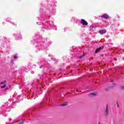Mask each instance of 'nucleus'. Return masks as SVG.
Wrapping results in <instances>:
<instances>
[{
	"label": "nucleus",
	"mask_w": 124,
	"mask_h": 124,
	"mask_svg": "<svg viewBox=\"0 0 124 124\" xmlns=\"http://www.w3.org/2000/svg\"><path fill=\"white\" fill-rule=\"evenodd\" d=\"M80 23L82 24V26H88V22H87L84 19H81Z\"/></svg>",
	"instance_id": "1"
},
{
	"label": "nucleus",
	"mask_w": 124,
	"mask_h": 124,
	"mask_svg": "<svg viewBox=\"0 0 124 124\" xmlns=\"http://www.w3.org/2000/svg\"><path fill=\"white\" fill-rule=\"evenodd\" d=\"M101 17V18H104V19H109V16L107 14H104Z\"/></svg>",
	"instance_id": "2"
},
{
	"label": "nucleus",
	"mask_w": 124,
	"mask_h": 124,
	"mask_svg": "<svg viewBox=\"0 0 124 124\" xmlns=\"http://www.w3.org/2000/svg\"><path fill=\"white\" fill-rule=\"evenodd\" d=\"M106 30H102L99 31V33L100 34H104V33H106Z\"/></svg>",
	"instance_id": "3"
},
{
	"label": "nucleus",
	"mask_w": 124,
	"mask_h": 124,
	"mask_svg": "<svg viewBox=\"0 0 124 124\" xmlns=\"http://www.w3.org/2000/svg\"><path fill=\"white\" fill-rule=\"evenodd\" d=\"M105 114L106 115L109 114L108 110V105H107V106H106V109H105Z\"/></svg>",
	"instance_id": "4"
},
{
	"label": "nucleus",
	"mask_w": 124,
	"mask_h": 124,
	"mask_svg": "<svg viewBox=\"0 0 124 124\" xmlns=\"http://www.w3.org/2000/svg\"><path fill=\"white\" fill-rule=\"evenodd\" d=\"M37 49H39V50H42L44 48V46L41 45H39L36 46Z\"/></svg>",
	"instance_id": "5"
},
{
	"label": "nucleus",
	"mask_w": 124,
	"mask_h": 124,
	"mask_svg": "<svg viewBox=\"0 0 124 124\" xmlns=\"http://www.w3.org/2000/svg\"><path fill=\"white\" fill-rule=\"evenodd\" d=\"M20 37H21V35L20 34H19L18 36V35H17L15 36V37H16V39H17V40H19V39H20Z\"/></svg>",
	"instance_id": "6"
},
{
	"label": "nucleus",
	"mask_w": 124,
	"mask_h": 124,
	"mask_svg": "<svg viewBox=\"0 0 124 124\" xmlns=\"http://www.w3.org/2000/svg\"><path fill=\"white\" fill-rule=\"evenodd\" d=\"M99 50H101V47H100L98 48H97V49H96V50L95 51V54H96V53H97L98 52V51H99Z\"/></svg>",
	"instance_id": "7"
},
{
	"label": "nucleus",
	"mask_w": 124,
	"mask_h": 124,
	"mask_svg": "<svg viewBox=\"0 0 124 124\" xmlns=\"http://www.w3.org/2000/svg\"><path fill=\"white\" fill-rule=\"evenodd\" d=\"M96 95V94L95 93H92L90 94V96H95Z\"/></svg>",
	"instance_id": "8"
},
{
	"label": "nucleus",
	"mask_w": 124,
	"mask_h": 124,
	"mask_svg": "<svg viewBox=\"0 0 124 124\" xmlns=\"http://www.w3.org/2000/svg\"><path fill=\"white\" fill-rule=\"evenodd\" d=\"M66 105H67V102H65L63 104H61V106H66Z\"/></svg>",
	"instance_id": "9"
},
{
	"label": "nucleus",
	"mask_w": 124,
	"mask_h": 124,
	"mask_svg": "<svg viewBox=\"0 0 124 124\" xmlns=\"http://www.w3.org/2000/svg\"><path fill=\"white\" fill-rule=\"evenodd\" d=\"M14 59H15V60L18 59V56H17V54L14 55Z\"/></svg>",
	"instance_id": "10"
},
{
	"label": "nucleus",
	"mask_w": 124,
	"mask_h": 124,
	"mask_svg": "<svg viewBox=\"0 0 124 124\" xmlns=\"http://www.w3.org/2000/svg\"><path fill=\"white\" fill-rule=\"evenodd\" d=\"M6 87V85H4L3 86H1V89H3V88H5Z\"/></svg>",
	"instance_id": "11"
},
{
	"label": "nucleus",
	"mask_w": 124,
	"mask_h": 124,
	"mask_svg": "<svg viewBox=\"0 0 124 124\" xmlns=\"http://www.w3.org/2000/svg\"><path fill=\"white\" fill-rule=\"evenodd\" d=\"M5 82H6V81H4L3 82H0V84L2 85L3 84H5Z\"/></svg>",
	"instance_id": "12"
},
{
	"label": "nucleus",
	"mask_w": 124,
	"mask_h": 124,
	"mask_svg": "<svg viewBox=\"0 0 124 124\" xmlns=\"http://www.w3.org/2000/svg\"><path fill=\"white\" fill-rule=\"evenodd\" d=\"M84 56H85V54H83V55L80 56L79 59H82V58H83V57H84Z\"/></svg>",
	"instance_id": "13"
},
{
	"label": "nucleus",
	"mask_w": 124,
	"mask_h": 124,
	"mask_svg": "<svg viewBox=\"0 0 124 124\" xmlns=\"http://www.w3.org/2000/svg\"><path fill=\"white\" fill-rule=\"evenodd\" d=\"M121 89L122 90H124V86H121Z\"/></svg>",
	"instance_id": "14"
},
{
	"label": "nucleus",
	"mask_w": 124,
	"mask_h": 124,
	"mask_svg": "<svg viewBox=\"0 0 124 124\" xmlns=\"http://www.w3.org/2000/svg\"><path fill=\"white\" fill-rule=\"evenodd\" d=\"M6 90H9V88L7 87L6 89H4V91H6Z\"/></svg>",
	"instance_id": "15"
},
{
	"label": "nucleus",
	"mask_w": 124,
	"mask_h": 124,
	"mask_svg": "<svg viewBox=\"0 0 124 124\" xmlns=\"http://www.w3.org/2000/svg\"><path fill=\"white\" fill-rule=\"evenodd\" d=\"M117 107H120V105H119V103H118V102H117Z\"/></svg>",
	"instance_id": "16"
},
{
	"label": "nucleus",
	"mask_w": 124,
	"mask_h": 124,
	"mask_svg": "<svg viewBox=\"0 0 124 124\" xmlns=\"http://www.w3.org/2000/svg\"><path fill=\"white\" fill-rule=\"evenodd\" d=\"M10 19L7 20V22H10Z\"/></svg>",
	"instance_id": "17"
},
{
	"label": "nucleus",
	"mask_w": 124,
	"mask_h": 124,
	"mask_svg": "<svg viewBox=\"0 0 124 124\" xmlns=\"http://www.w3.org/2000/svg\"><path fill=\"white\" fill-rule=\"evenodd\" d=\"M91 28H92V29H93V28H94V26H91Z\"/></svg>",
	"instance_id": "18"
},
{
	"label": "nucleus",
	"mask_w": 124,
	"mask_h": 124,
	"mask_svg": "<svg viewBox=\"0 0 124 124\" xmlns=\"http://www.w3.org/2000/svg\"><path fill=\"white\" fill-rule=\"evenodd\" d=\"M42 66H41L40 67V68H41V67H42Z\"/></svg>",
	"instance_id": "19"
},
{
	"label": "nucleus",
	"mask_w": 124,
	"mask_h": 124,
	"mask_svg": "<svg viewBox=\"0 0 124 124\" xmlns=\"http://www.w3.org/2000/svg\"><path fill=\"white\" fill-rule=\"evenodd\" d=\"M34 94H33V95L31 96V97H32L33 96Z\"/></svg>",
	"instance_id": "20"
},
{
	"label": "nucleus",
	"mask_w": 124,
	"mask_h": 124,
	"mask_svg": "<svg viewBox=\"0 0 124 124\" xmlns=\"http://www.w3.org/2000/svg\"><path fill=\"white\" fill-rule=\"evenodd\" d=\"M13 25H16V24H13Z\"/></svg>",
	"instance_id": "21"
},
{
	"label": "nucleus",
	"mask_w": 124,
	"mask_h": 124,
	"mask_svg": "<svg viewBox=\"0 0 124 124\" xmlns=\"http://www.w3.org/2000/svg\"><path fill=\"white\" fill-rule=\"evenodd\" d=\"M113 85L114 86H115V84H113Z\"/></svg>",
	"instance_id": "22"
}]
</instances>
